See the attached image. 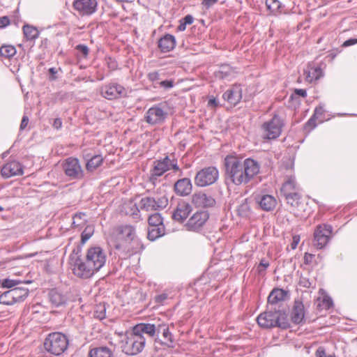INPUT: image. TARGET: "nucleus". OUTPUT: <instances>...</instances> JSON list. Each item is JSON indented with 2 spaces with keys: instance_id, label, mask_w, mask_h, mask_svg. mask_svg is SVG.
Returning <instances> with one entry per match:
<instances>
[{
  "instance_id": "59",
  "label": "nucleus",
  "mask_w": 357,
  "mask_h": 357,
  "mask_svg": "<svg viewBox=\"0 0 357 357\" xmlns=\"http://www.w3.org/2000/svg\"><path fill=\"white\" fill-rule=\"evenodd\" d=\"M148 78L149 80L153 82L159 79V74L158 72L154 71L149 73L148 75Z\"/></svg>"
},
{
  "instance_id": "47",
  "label": "nucleus",
  "mask_w": 357,
  "mask_h": 357,
  "mask_svg": "<svg viewBox=\"0 0 357 357\" xmlns=\"http://www.w3.org/2000/svg\"><path fill=\"white\" fill-rule=\"evenodd\" d=\"M76 50L78 51L79 54L83 57H86L89 54V48L85 45H78L76 46Z\"/></svg>"
},
{
  "instance_id": "61",
  "label": "nucleus",
  "mask_w": 357,
  "mask_h": 357,
  "mask_svg": "<svg viewBox=\"0 0 357 357\" xmlns=\"http://www.w3.org/2000/svg\"><path fill=\"white\" fill-rule=\"evenodd\" d=\"M357 43V38H349L344 42L343 47H349Z\"/></svg>"
},
{
  "instance_id": "58",
  "label": "nucleus",
  "mask_w": 357,
  "mask_h": 357,
  "mask_svg": "<svg viewBox=\"0 0 357 357\" xmlns=\"http://www.w3.org/2000/svg\"><path fill=\"white\" fill-rule=\"evenodd\" d=\"M295 95L299 96L301 97H305L307 96V92L305 89H295L294 93L292 94L291 98H293L294 96H295Z\"/></svg>"
},
{
  "instance_id": "17",
  "label": "nucleus",
  "mask_w": 357,
  "mask_h": 357,
  "mask_svg": "<svg viewBox=\"0 0 357 357\" xmlns=\"http://www.w3.org/2000/svg\"><path fill=\"white\" fill-rule=\"evenodd\" d=\"M122 215H130L134 219H139V209L137 204L131 199L122 200L116 208Z\"/></svg>"
},
{
  "instance_id": "37",
  "label": "nucleus",
  "mask_w": 357,
  "mask_h": 357,
  "mask_svg": "<svg viewBox=\"0 0 357 357\" xmlns=\"http://www.w3.org/2000/svg\"><path fill=\"white\" fill-rule=\"evenodd\" d=\"M16 52L15 47L10 45H3L0 47V56L4 58L13 57Z\"/></svg>"
},
{
  "instance_id": "53",
  "label": "nucleus",
  "mask_w": 357,
  "mask_h": 357,
  "mask_svg": "<svg viewBox=\"0 0 357 357\" xmlns=\"http://www.w3.org/2000/svg\"><path fill=\"white\" fill-rule=\"evenodd\" d=\"M112 87L106 86L105 88H102L101 91V93L102 96L108 100L112 99Z\"/></svg>"
},
{
  "instance_id": "27",
  "label": "nucleus",
  "mask_w": 357,
  "mask_h": 357,
  "mask_svg": "<svg viewBox=\"0 0 357 357\" xmlns=\"http://www.w3.org/2000/svg\"><path fill=\"white\" fill-rule=\"evenodd\" d=\"M305 317L304 306L302 302L296 301L291 310V318L294 324H301Z\"/></svg>"
},
{
  "instance_id": "44",
  "label": "nucleus",
  "mask_w": 357,
  "mask_h": 357,
  "mask_svg": "<svg viewBox=\"0 0 357 357\" xmlns=\"http://www.w3.org/2000/svg\"><path fill=\"white\" fill-rule=\"evenodd\" d=\"M86 216L84 213H77L73 218V225L76 227L80 226L84 222V218Z\"/></svg>"
},
{
  "instance_id": "55",
  "label": "nucleus",
  "mask_w": 357,
  "mask_h": 357,
  "mask_svg": "<svg viewBox=\"0 0 357 357\" xmlns=\"http://www.w3.org/2000/svg\"><path fill=\"white\" fill-rule=\"evenodd\" d=\"M300 242V236L298 235H294L292 238V242L291 243V248L292 250H295L298 244Z\"/></svg>"
},
{
  "instance_id": "22",
  "label": "nucleus",
  "mask_w": 357,
  "mask_h": 357,
  "mask_svg": "<svg viewBox=\"0 0 357 357\" xmlns=\"http://www.w3.org/2000/svg\"><path fill=\"white\" fill-rule=\"evenodd\" d=\"M191 205L185 202L181 201L178 203L176 208L174 209L172 218L174 220L182 222L188 217L192 212Z\"/></svg>"
},
{
  "instance_id": "23",
  "label": "nucleus",
  "mask_w": 357,
  "mask_h": 357,
  "mask_svg": "<svg viewBox=\"0 0 357 357\" xmlns=\"http://www.w3.org/2000/svg\"><path fill=\"white\" fill-rule=\"evenodd\" d=\"M304 75L308 82H313L322 77L324 73L319 66L314 64H309L304 70Z\"/></svg>"
},
{
  "instance_id": "24",
  "label": "nucleus",
  "mask_w": 357,
  "mask_h": 357,
  "mask_svg": "<svg viewBox=\"0 0 357 357\" xmlns=\"http://www.w3.org/2000/svg\"><path fill=\"white\" fill-rule=\"evenodd\" d=\"M174 189L176 194L181 196H186L190 195L192 189L190 179L184 178L177 181L174 184Z\"/></svg>"
},
{
  "instance_id": "7",
  "label": "nucleus",
  "mask_w": 357,
  "mask_h": 357,
  "mask_svg": "<svg viewBox=\"0 0 357 357\" xmlns=\"http://www.w3.org/2000/svg\"><path fill=\"white\" fill-rule=\"evenodd\" d=\"M284 314L280 310L268 311L261 313L257 319L258 324L265 328L275 326L284 327L281 319H284Z\"/></svg>"
},
{
  "instance_id": "48",
  "label": "nucleus",
  "mask_w": 357,
  "mask_h": 357,
  "mask_svg": "<svg viewBox=\"0 0 357 357\" xmlns=\"http://www.w3.org/2000/svg\"><path fill=\"white\" fill-rule=\"evenodd\" d=\"M96 311V317L99 319H103L105 317L106 308L105 305H100Z\"/></svg>"
},
{
  "instance_id": "51",
  "label": "nucleus",
  "mask_w": 357,
  "mask_h": 357,
  "mask_svg": "<svg viewBox=\"0 0 357 357\" xmlns=\"http://www.w3.org/2000/svg\"><path fill=\"white\" fill-rule=\"evenodd\" d=\"M269 266L268 261H266L265 259L261 260L259 264L257 266V271L259 273H262L266 268H267Z\"/></svg>"
},
{
  "instance_id": "30",
  "label": "nucleus",
  "mask_w": 357,
  "mask_h": 357,
  "mask_svg": "<svg viewBox=\"0 0 357 357\" xmlns=\"http://www.w3.org/2000/svg\"><path fill=\"white\" fill-rule=\"evenodd\" d=\"M258 203L261 208L266 211H273L277 204L275 198L269 195H262L259 198Z\"/></svg>"
},
{
  "instance_id": "26",
  "label": "nucleus",
  "mask_w": 357,
  "mask_h": 357,
  "mask_svg": "<svg viewBox=\"0 0 357 357\" xmlns=\"http://www.w3.org/2000/svg\"><path fill=\"white\" fill-rule=\"evenodd\" d=\"M176 46L175 37L170 34H166L158 41V47L162 52H169Z\"/></svg>"
},
{
  "instance_id": "8",
  "label": "nucleus",
  "mask_w": 357,
  "mask_h": 357,
  "mask_svg": "<svg viewBox=\"0 0 357 357\" xmlns=\"http://www.w3.org/2000/svg\"><path fill=\"white\" fill-rule=\"evenodd\" d=\"M219 178V172L215 167L202 169L195 176V184L198 187H206L215 183Z\"/></svg>"
},
{
  "instance_id": "62",
  "label": "nucleus",
  "mask_w": 357,
  "mask_h": 357,
  "mask_svg": "<svg viewBox=\"0 0 357 357\" xmlns=\"http://www.w3.org/2000/svg\"><path fill=\"white\" fill-rule=\"evenodd\" d=\"M52 126L56 129L59 130L62 127V121L60 118H56L54 120V122L52 123Z\"/></svg>"
},
{
  "instance_id": "15",
  "label": "nucleus",
  "mask_w": 357,
  "mask_h": 357,
  "mask_svg": "<svg viewBox=\"0 0 357 357\" xmlns=\"http://www.w3.org/2000/svg\"><path fill=\"white\" fill-rule=\"evenodd\" d=\"M74 9L80 15H91L96 11V0H75L73 3Z\"/></svg>"
},
{
  "instance_id": "32",
  "label": "nucleus",
  "mask_w": 357,
  "mask_h": 357,
  "mask_svg": "<svg viewBox=\"0 0 357 357\" xmlns=\"http://www.w3.org/2000/svg\"><path fill=\"white\" fill-rule=\"evenodd\" d=\"M23 33L26 40L34 41L39 37L40 32L32 25L25 24L22 27Z\"/></svg>"
},
{
  "instance_id": "63",
  "label": "nucleus",
  "mask_w": 357,
  "mask_h": 357,
  "mask_svg": "<svg viewBox=\"0 0 357 357\" xmlns=\"http://www.w3.org/2000/svg\"><path fill=\"white\" fill-rule=\"evenodd\" d=\"M185 25L191 24L193 22V17L190 15H188L185 16L182 20H181Z\"/></svg>"
},
{
  "instance_id": "64",
  "label": "nucleus",
  "mask_w": 357,
  "mask_h": 357,
  "mask_svg": "<svg viewBox=\"0 0 357 357\" xmlns=\"http://www.w3.org/2000/svg\"><path fill=\"white\" fill-rule=\"evenodd\" d=\"M324 112V109L322 107H316L314 110V113L313 114L314 117L318 119L320 116H321Z\"/></svg>"
},
{
  "instance_id": "20",
  "label": "nucleus",
  "mask_w": 357,
  "mask_h": 357,
  "mask_svg": "<svg viewBox=\"0 0 357 357\" xmlns=\"http://www.w3.org/2000/svg\"><path fill=\"white\" fill-rule=\"evenodd\" d=\"M222 98L230 105H236L242 98L241 86L238 84L232 85L225 91Z\"/></svg>"
},
{
  "instance_id": "18",
  "label": "nucleus",
  "mask_w": 357,
  "mask_h": 357,
  "mask_svg": "<svg viewBox=\"0 0 357 357\" xmlns=\"http://www.w3.org/2000/svg\"><path fill=\"white\" fill-rule=\"evenodd\" d=\"M208 219V213L201 211L193 214L187 222L185 227L190 231H197L205 224Z\"/></svg>"
},
{
  "instance_id": "60",
  "label": "nucleus",
  "mask_w": 357,
  "mask_h": 357,
  "mask_svg": "<svg viewBox=\"0 0 357 357\" xmlns=\"http://www.w3.org/2000/svg\"><path fill=\"white\" fill-rule=\"evenodd\" d=\"M48 71L50 74L49 79L50 80H55L56 79L57 70L55 68H50Z\"/></svg>"
},
{
  "instance_id": "31",
  "label": "nucleus",
  "mask_w": 357,
  "mask_h": 357,
  "mask_svg": "<svg viewBox=\"0 0 357 357\" xmlns=\"http://www.w3.org/2000/svg\"><path fill=\"white\" fill-rule=\"evenodd\" d=\"M287 293L282 289H274L268 297V302L271 305H275L280 301H284Z\"/></svg>"
},
{
  "instance_id": "34",
  "label": "nucleus",
  "mask_w": 357,
  "mask_h": 357,
  "mask_svg": "<svg viewBox=\"0 0 357 357\" xmlns=\"http://www.w3.org/2000/svg\"><path fill=\"white\" fill-rule=\"evenodd\" d=\"M89 357H112V352L109 348L102 347L91 349L89 353Z\"/></svg>"
},
{
  "instance_id": "56",
  "label": "nucleus",
  "mask_w": 357,
  "mask_h": 357,
  "mask_svg": "<svg viewBox=\"0 0 357 357\" xmlns=\"http://www.w3.org/2000/svg\"><path fill=\"white\" fill-rule=\"evenodd\" d=\"M160 86L165 89H171L174 86V82L172 80H164L160 83Z\"/></svg>"
},
{
  "instance_id": "11",
  "label": "nucleus",
  "mask_w": 357,
  "mask_h": 357,
  "mask_svg": "<svg viewBox=\"0 0 357 357\" xmlns=\"http://www.w3.org/2000/svg\"><path fill=\"white\" fill-rule=\"evenodd\" d=\"M333 227L321 224L316 227L314 231V245L317 249L325 248L332 238Z\"/></svg>"
},
{
  "instance_id": "38",
  "label": "nucleus",
  "mask_w": 357,
  "mask_h": 357,
  "mask_svg": "<svg viewBox=\"0 0 357 357\" xmlns=\"http://www.w3.org/2000/svg\"><path fill=\"white\" fill-rule=\"evenodd\" d=\"M149 227L164 226L163 218L159 213L151 215L148 219Z\"/></svg>"
},
{
  "instance_id": "10",
  "label": "nucleus",
  "mask_w": 357,
  "mask_h": 357,
  "mask_svg": "<svg viewBox=\"0 0 357 357\" xmlns=\"http://www.w3.org/2000/svg\"><path fill=\"white\" fill-rule=\"evenodd\" d=\"M167 204L168 199L165 195L146 196L141 199L139 207L142 210L152 211L163 209Z\"/></svg>"
},
{
  "instance_id": "52",
  "label": "nucleus",
  "mask_w": 357,
  "mask_h": 357,
  "mask_svg": "<svg viewBox=\"0 0 357 357\" xmlns=\"http://www.w3.org/2000/svg\"><path fill=\"white\" fill-rule=\"evenodd\" d=\"M317 357H335L334 354L326 353L322 348H319L316 352Z\"/></svg>"
},
{
  "instance_id": "4",
  "label": "nucleus",
  "mask_w": 357,
  "mask_h": 357,
  "mask_svg": "<svg viewBox=\"0 0 357 357\" xmlns=\"http://www.w3.org/2000/svg\"><path fill=\"white\" fill-rule=\"evenodd\" d=\"M69 263L73 273L80 278H89L96 271L91 264L82 258L81 249H74L70 255Z\"/></svg>"
},
{
  "instance_id": "50",
  "label": "nucleus",
  "mask_w": 357,
  "mask_h": 357,
  "mask_svg": "<svg viewBox=\"0 0 357 357\" xmlns=\"http://www.w3.org/2000/svg\"><path fill=\"white\" fill-rule=\"evenodd\" d=\"M10 24V19L8 16L0 17V29H4Z\"/></svg>"
},
{
  "instance_id": "49",
  "label": "nucleus",
  "mask_w": 357,
  "mask_h": 357,
  "mask_svg": "<svg viewBox=\"0 0 357 357\" xmlns=\"http://www.w3.org/2000/svg\"><path fill=\"white\" fill-rule=\"evenodd\" d=\"M299 284L301 286L305 288H310L313 285V282L310 281L308 278L305 277H301L299 280Z\"/></svg>"
},
{
  "instance_id": "40",
  "label": "nucleus",
  "mask_w": 357,
  "mask_h": 357,
  "mask_svg": "<svg viewBox=\"0 0 357 357\" xmlns=\"http://www.w3.org/2000/svg\"><path fill=\"white\" fill-rule=\"evenodd\" d=\"M287 203L291 206H296L300 199V195L296 192H284Z\"/></svg>"
},
{
  "instance_id": "41",
  "label": "nucleus",
  "mask_w": 357,
  "mask_h": 357,
  "mask_svg": "<svg viewBox=\"0 0 357 357\" xmlns=\"http://www.w3.org/2000/svg\"><path fill=\"white\" fill-rule=\"evenodd\" d=\"M296 182L294 176H290L287 181L283 184L282 190L284 192L290 191L296 189Z\"/></svg>"
},
{
  "instance_id": "45",
  "label": "nucleus",
  "mask_w": 357,
  "mask_h": 357,
  "mask_svg": "<svg viewBox=\"0 0 357 357\" xmlns=\"http://www.w3.org/2000/svg\"><path fill=\"white\" fill-rule=\"evenodd\" d=\"M113 88H114L115 91L116 93V95H117L116 96V98L124 97V96H126L127 94H128V89L124 88L121 85L116 84V85L114 86L113 84Z\"/></svg>"
},
{
  "instance_id": "13",
  "label": "nucleus",
  "mask_w": 357,
  "mask_h": 357,
  "mask_svg": "<svg viewBox=\"0 0 357 357\" xmlns=\"http://www.w3.org/2000/svg\"><path fill=\"white\" fill-rule=\"evenodd\" d=\"M85 259L97 272L105 265L106 255L100 247H93L88 250Z\"/></svg>"
},
{
  "instance_id": "6",
  "label": "nucleus",
  "mask_w": 357,
  "mask_h": 357,
  "mask_svg": "<svg viewBox=\"0 0 357 357\" xmlns=\"http://www.w3.org/2000/svg\"><path fill=\"white\" fill-rule=\"evenodd\" d=\"M68 345L67 337L61 333H53L48 335L44 342L45 349L50 354L59 356L64 352Z\"/></svg>"
},
{
  "instance_id": "3",
  "label": "nucleus",
  "mask_w": 357,
  "mask_h": 357,
  "mask_svg": "<svg viewBox=\"0 0 357 357\" xmlns=\"http://www.w3.org/2000/svg\"><path fill=\"white\" fill-rule=\"evenodd\" d=\"M119 337L118 344L121 351L127 355H137L142 351L145 347L146 339L142 335H137L133 331L128 333H115Z\"/></svg>"
},
{
  "instance_id": "57",
  "label": "nucleus",
  "mask_w": 357,
  "mask_h": 357,
  "mask_svg": "<svg viewBox=\"0 0 357 357\" xmlns=\"http://www.w3.org/2000/svg\"><path fill=\"white\" fill-rule=\"evenodd\" d=\"M218 0H202V5L206 8H208L215 4Z\"/></svg>"
},
{
  "instance_id": "5",
  "label": "nucleus",
  "mask_w": 357,
  "mask_h": 357,
  "mask_svg": "<svg viewBox=\"0 0 357 357\" xmlns=\"http://www.w3.org/2000/svg\"><path fill=\"white\" fill-rule=\"evenodd\" d=\"M173 169L174 172H181L178 165L177 159L174 155H166L163 158L153 161L151 170V178H157L163 175L169 170Z\"/></svg>"
},
{
  "instance_id": "12",
  "label": "nucleus",
  "mask_w": 357,
  "mask_h": 357,
  "mask_svg": "<svg viewBox=\"0 0 357 357\" xmlns=\"http://www.w3.org/2000/svg\"><path fill=\"white\" fill-rule=\"evenodd\" d=\"M282 126V119L278 115H275L270 121L263 123L261 126L263 137L268 139L278 138L281 134Z\"/></svg>"
},
{
  "instance_id": "36",
  "label": "nucleus",
  "mask_w": 357,
  "mask_h": 357,
  "mask_svg": "<svg viewBox=\"0 0 357 357\" xmlns=\"http://www.w3.org/2000/svg\"><path fill=\"white\" fill-rule=\"evenodd\" d=\"M102 162V158L100 155H96L89 160L86 164L88 171L92 172L99 167Z\"/></svg>"
},
{
  "instance_id": "16",
  "label": "nucleus",
  "mask_w": 357,
  "mask_h": 357,
  "mask_svg": "<svg viewBox=\"0 0 357 357\" xmlns=\"http://www.w3.org/2000/svg\"><path fill=\"white\" fill-rule=\"evenodd\" d=\"M167 112L159 106H153L146 113V121L151 125L160 124L167 118Z\"/></svg>"
},
{
  "instance_id": "9",
  "label": "nucleus",
  "mask_w": 357,
  "mask_h": 357,
  "mask_svg": "<svg viewBox=\"0 0 357 357\" xmlns=\"http://www.w3.org/2000/svg\"><path fill=\"white\" fill-rule=\"evenodd\" d=\"M29 295V289L23 287H15L0 295V303L13 305L24 301Z\"/></svg>"
},
{
  "instance_id": "54",
  "label": "nucleus",
  "mask_w": 357,
  "mask_h": 357,
  "mask_svg": "<svg viewBox=\"0 0 357 357\" xmlns=\"http://www.w3.org/2000/svg\"><path fill=\"white\" fill-rule=\"evenodd\" d=\"M167 294L165 293L158 295L155 297V301L158 304H162L163 302L167 298Z\"/></svg>"
},
{
  "instance_id": "28",
  "label": "nucleus",
  "mask_w": 357,
  "mask_h": 357,
  "mask_svg": "<svg viewBox=\"0 0 357 357\" xmlns=\"http://www.w3.org/2000/svg\"><path fill=\"white\" fill-rule=\"evenodd\" d=\"M158 332L162 333L163 340L161 344L168 347H174V339L172 333L169 332V328L167 325H159Z\"/></svg>"
},
{
  "instance_id": "19",
  "label": "nucleus",
  "mask_w": 357,
  "mask_h": 357,
  "mask_svg": "<svg viewBox=\"0 0 357 357\" xmlns=\"http://www.w3.org/2000/svg\"><path fill=\"white\" fill-rule=\"evenodd\" d=\"M1 174L3 177L6 178L21 176L24 174L23 166L20 162L12 160L2 167Z\"/></svg>"
},
{
  "instance_id": "42",
  "label": "nucleus",
  "mask_w": 357,
  "mask_h": 357,
  "mask_svg": "<svg viewBox=\"0 0 357 357\" xmlns=\"http://www.w3.org/2000/svg\"><path fill=\"white\" fill-rule=\"evenodd\" d=\"M1 285L3 288L13 289L15 287L20 283L22 281L20 280H12L9 278H5L1 280Z\"/></svg>"
},
{
  "instance_id": "43",
  "label": "nucleus",
  "mask_w": 357,
  "mask_h": 357,
  "mask_svg": "<svg viewBox=\"0 0 357 357\" xmlns=\"http://www.w3.org/2000/svg\"><path fill=\"white\" fill-rule=\"evenodd\" d=\"M266 4L268 10L275 13L281 8L282 3L279 0H266Z\"/></svg>"
},
{
  "instance_id": "21",
  "label": "nucleus",
  "mask_w": 357,
  "mask_h": 357,
  "mask_svg": "<svg viewBox=\"0 0 357 357\" xmlns=\"http://www.w3.org/2000/svg\"><path fill=\"white\" fill-rule=\"evenodd\" d=\"M192 202L196 207L211 208L215 206V199L204 192H197L192 196Z\"/></svg>"
},
{
  "instance_id": "1",
  "label": "nucleus",
  "mask_w": 357,
  "mask_h": 357,
  "mask_svg": "<svg viewBox=\"0 0 357 357\" xmlns=\"http://www.w3.org/2000/svg\"><path fill=\"white\" fill-rule=\"evenodd\" d=\"M226 177L236 185H245L260 172V164L251 158L245 159L228 155L225 159Z\"/></svg>"
},
{
  "instance_id": "33",
  "label": "nucleus",
  "mask_w": 357,
  "mask_h": 357,
  "mask_svg": "<svg viewBox=\"0 0 357 357\" xmlns=\"http://www.w3.org/2000/svg\"><path fill=\"white\" fill-rule=\"evenodd\" d=\"M50 300L51 303L56 307L61 306L66 303V298L61 293L52 290L50 293Z\"/></svg>"
},
{
  "instance_id": "39",
  "label": "nucleus",
  "mask_w": 357,
  "mask_h": 357,
  "mask_svg": "<svg viewBox=\"0 0 357 357\" xmlns=\"http://www.w3.org/2000/svg\"><path fill=\"white\" fill-rule=\"evenodd\" d=\"M237 213L238 215L241 217H249L250 215V207L246 200H245L238 206Z\"/></svg>"
},
{
  "instance_id": "2",
  "label": "nucleus",
  "mask_w": 357,
  "mask_h": 357,
  "mask_svg": "<svg viewBox=\"0 0 357 357\" xmlns=\"http://www.w3.org/2000/svg\"><path fill=\"white\" fill-rule=\"evenodd\" d=\"M113 248L121 259H126L142 251L144 246L136 236L135 227L126 224L113 229Z\"/></svg>"
},
{
  "instance_id": "25",
  "label": "nucleus",
  "mask_w": 357,
  "mask_h": 357,
  "mask_svg": "<svg viewBox=\"0 0 357 357\" xmlns=\"http://www.w3.org/2000/svg\"><path fill=\"white\" fill-rule=\"evenodd\" d=\"M236 71L228 64H222L215 71V76L220 79L230 80L235 77Z\"/></svg>"
},
{
  "instance_id": "46",
  "label": "nucleus",
  "mask_w": 357,
  "mask_h": 357,
  "mask_svg": "<svg viewBox=\"0 0 357 357\" xmlns=\"http://www.w3.org/2000/svg\"><path fill=\"white\" fill-rule=\"evenodd\" d=\"M93 233V228L87 227L82 233V243H85L91 237Z\"/></svg>"
},
{
  "instance_id": "29",
  "label": "nucleus",
  "mask_w": 357,
  "mask_h": 357,
  "mask_svg": "<svg viewBox=\"0 0 357 357\" xmlns=\"http://www.w3.org/2000/svg\"><path fill=\"white\" fill-rule=\"evenodd\" d=\"M132 331L137 335H143V333H145L151 337H153L156 329L154 324L141 323L135 325L132 328Z\"/></svg>"
},
{
  "instance_id": "35",
  "label": "nucleus",
  "mask_w": 357,
  "mask_h": 357,
  "mask_svg": "<svg viewBox=\"0 0 357 357\" xmlns=\"http://www.w3.org/2000/svg\"><path fill=\"white\" fill-rule=\"evenodd\" d=\"M165 226L149 227L148 231V238L151 241H155L159 237L165 235Z\"/></svg>"
},
{
  "instance_id": "14",
  "label": "nucleus",
  "mask_w": 357,
  "mask_h": 357,
  "mask_svg": "<svg viewBox=\"0 0 357 357\" xmlns=\"http://www.w3.org/2000/svg\"><path fill=\"white\" fill-rule=\"evenodd\" d=\"M63 170L66 175L71 179H80L84 174L79 160L75 158L70 157L62 163Z\"/></svg>"
}]
</instances>
